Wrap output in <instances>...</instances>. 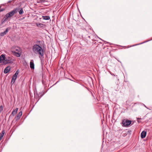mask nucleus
Wrapping results in <instances>:
<instances>
[{"instance_id":"obj_18","label":"nucleus","mask_w":152,"mask_h":152,"mask_svg":"<svg viewBox=\"0 0 152 152\" xmlns=\"http://www.w3.org/2000/svg\"><path fill=\"white\" fill-rule=\"evenodd\" d=\"M6 5L7 6L6 3H5V4H1V7L2 6H5ZM6 8V6L4 8H1V12L3 11Z\"/></svg>"},{"instance_id":"obj_28","label":"nucleus","mask_w":152,"mask_h":152,"mask_svg":"<svg viewBox=\"0 0 152 152\" xmlns=\"http://www.w3.org/2000/svg\"><path fill=\"white\" fill-rule=\"evenodd\" d=\"M143 105H144V106L146 108H147L148 109V107H147L145 104H143ZM149 109V110H151L150 109Z\"/></svg>"},{"instance_id":"obj_13","label":"nucleus","mask_w":152,"mask_h":152,"mask_svg":"<svg viewBox=\"0 0 152 152\" xmlns=\"http://www.w3.org/2000/svg\"><path fill=\"white\" fill-rule=\"evenodd\" d=\"M45 94V93L43 91H42L41 92H40L39 94L38 97H39V98L37 101V102L39 99Z\"/></svg>"},{"instance_id":"obj_6","label":"nucleus","mask_w":152,"mask_h":152,"mask_svg":"<svg viewBox=\"0 0 152 152\" xmlns=\"http://www.w3.org/2000/svg\"><path fill=\"white\" fill-rule=\"evenodd\" d=\"M6 60L5 54H2L1 55V65H2L3 62Z\"/></svg>"},{"instance_id":"obj_21","label":"nucleus","mask_w":152,"mask_h":152,"mask_svg":"<svg viewBox=\"0 0 152 152\" xmlns=\"http://www.w3.org/2000/svg\"><path fill=\"white\" fill-rule=\"evenodd\" d=\"M5 133V130H3L1 132V139Z\"/></svg>"},{"instance_id":"obj_16","label":"nucleus","mask_w":152,"mask_h":152,"mask_svg":"<svg viewBox=\"0 0 152 152\" xmlns=\"http://www.w3.org/2000/svg\"><path fill=\"white\" fill-rule=\"evenodd\" d=\"M19 9V10L18 11V12L19 13V14L20 15H21L23 14V8H18Z\"/></svg>"},{"instance_id":"obj_2","label":"nucleus","mask_w":152,"mask_h":152,"mask_svg":"<svg viewBox=\"0 0 152 152\" xmlns=\"http://www.w3.org/2000/svg\"><path fill=\"white\" fill-rule=\"evenodd\" d=\"M19 10V8H16L4 16L5 20H7L9 18L15 14L17 13Z\"/></svg>"},{"instance_id":"obj_15","label":"nucleus","mask_w":152,"mask_h":152,"mask_svg":"<svg viewBox=\"0 0 152 152\" xmlns=\"http://www.w3.org/2000/svg\"><path fill=\"white\" fill-rule=\"evenodd\" d=\"M42 18L45 20H49L50 19V17L49 16H43Z\"/></svg>"},{"instance_id":"obj_25","label":"nucleus","mask_w":152,"mask_h":152,"mask_svg":"<svg viewBox=\"0 0 152 152\" xmlns=\"http://www.w3.org/2000/svg\"><path fill=\"white\" fill-rule=\"evenodd\" d=\"M41 41H37L36 43H37V44H38L39 43H40V42H41Z\"/></svg>"},{"instance_id":"obj_12","label":"nucleus","mask_w":152,"mask_h":152,"mask_svg":"<svg viewBox=\"0 0 152 152\" xmlns=\"http://www.w3.org/2000/svg\"><path fill=\"white\" fill-rule=\"evenodd\" d=\"M11 68L10 66H8L7 67L4 69V72L5 74L7 73L10 71Z\"/></svg>"},{"instance_id":"obj_30","label":"nucleus","mask_w":152,"mask_h":152,"mask_svg":"<svg viewBox=\"0 0 152 152\" xmlns=\"http://www.w3.org/2000/svg\"><path fill=\"white\" fill-rule=\"evenodd\" d=\"M34 98H35V99H36V95H35Z\"/></svg>"},{"instance_id":"obj_33","label":"nucleus","mask_w":152,"mask_h":152,"mask_svg":"<svg viewBox=\"0 0 152 152\" xmlns=\"http://www.w3.org/2000/svg\"><path fill=\"white\" fill-rule=\"evenodd\" d=\"M39 58H40V56H39Z\"/></svg>"},{"instance_id":"obj_23","label":"nucleus","mask_w":152,"mask_h":152,"mask_svg":"<svg viewBox=\"0 0 152 152\" xmlns=\"http://www.w3.org/2000/svg\"><path fill=\"white\" fill-rule=\"evenodd\" d=\"M137 121L138 123H140L141 122V121H140V120L141 119V118H137Z\"/></svg>"},{"instance_id":"obj_4","label":"nucleus","mask_w":152,"mask_h":152,"mask_svg":"<svg viewBox=\"0 0 152 152\" xmlns=\"http://www.w3.org/2000/svg\"><path fill=\"white\" fill-rule=\"evenodd\" d=\"M12 52L17 57H19L20 56L21 52L20 49L19 48H15V50L13 51Z\"/></svg>"},{"instance_id":"obj_34","label":"nucleus","mask_w":152,"mask_h":152,"mask_svg":"<svg viewBox=\"0 0 152 152\" xmlns=\"http://www.w3.org/2000/svg\"><path fill=\"white\" fill-rule=\"evenodd\" d=\"M119 61L121 63V62L120 61Z\"/></svg>"},{"instance_id":"obj_10","label":"nucleus","mask_w":152,"mask_h":152,"mask_svg":"<svg viewBox=\"0 0 152 152\" xmlns=\"http://www.w3.org/2000/svg\"><path fill=\"white\" fill-rule=\"evenodd\" d=\"M30 67L31 69H34V62L33 60H31L30 63Z\"/></svg>"},{"instance_id":"obj_20","label":"nucleus","mask_w":152,"mask_h":152,"mask_svg":"<svg viewBox=\"0 0 152 152\" xmlns=\"http://www.w3.org/2000/svg\"><path fill=\"white\" fill-rule=\"evenodd\" d=\"M19 73V70L18 69L16 71L15 73L13 75V76L17 78V75H18Z\"/></svg>"},{"instance_id":"obj_31","label":"nucleus","mask_w":152,"mask_h":152,"mask_svg":"<svg viewBox=\"0 0 152 152\" xmlns=\"http://www.w3.org/2000/svg\"><path fill=\"white\" fill-rule=\"evenodd\" d=\"M58 81L57 82L55 83V84H56V83H58Z\"/></svg>"},{"instance_id":"obj_19","label":"nucleus","mask_w":152,"mask_h":152,"mask_svg":"<svg viewBox=\"0 0 152 152\" xmlns=\"http://www.w3.org/2000/svg\"><path fill=\"white\" fill-rule=\"evenodd\" d=\"M151 40H152V39H150V40H148L146 41H144V42H142V43H139V44H137L136 45H132V46H136V45H140V44H143L144 43H145L146 42H148V41H151Z\"/></svg>"},{"instance_id":"obj_3","label":"nucleus","mask_w":152,"mask_h":152,"mask_svg":"<svg viewBox=\"0 0 152 152\" xmlns=\"http://www.w3.org/2000/svg\"><path fill=\"white\" fill-rule=\"evenodd\" d=\"M132 121L127 119H124L122 120L121 123L123 127H128L131 124Z\"/></svg>"},{"instance_id":"obj_9","label":"nucleus","mask_w":152,"mask_h":152,"mask_svg":"<svg viewBox=\"0 0 152 152\" xmlns=\"http://www.w3.org/2000/svg\"><path fill=\"white\" fill-rule=\"evenodd\" d=\"M147 132L146 131H143L141 133L140 137L142 139L144 138L146 136Z\"/></svg>"},{"instance_id":"obj_14","label":"nucleus","mask_w":152,"mask_h":152,"mask_svg":"<svg viewBox=\"0 0 152 152\" xmlns=\"http://www.w3.org/2000/svg\"><path fill=\"white\" fill-rule=\"evenodd\" d=\"M17 78V77H15L13 76H12L11 81V84H13L14 83Z\"/></svg>"},{"instance_id":"obj_5","label":"nucleus","mask_w":152,"mask_h":152,"mask_svg":"<svg viewBox=\"0 0 152 152\" xmlns=\"http://www.w3.org/2000/svg\"><path fill=\"white\" fill-rule=\"evenodd\" d=\"M18 108H16L15 109L13 110L11 115H10L9 117V118H13L14 116L17 113L18 110Z\"/></svg>"},{"instance_id":"obj_35","label":"nucleus","mask_w":152,"mask_h":152,"mask_svg":"<svg viewBox=\"0 0 152 152\" xmlns=\"http://www.w3.org/2000/svg\"><path fill=\"white\" fill-rule=\"evenodd\" d=\"M116 86H117V87H118V86L116 85Z\"/></svg>"},{"instance_id":"obj_29","label":"nucleus","mask_w":152,"mask_h":152,"mask_svg":"<svg viewBox=\"0 0 152 152\" xmlns=\"http://www.w3.org/2000/svg\"><path fill=\"white\" fill-rule=\"evenodd\" d=\"M11 1H8L7 3H10V2H11Z\"/></svg>"},{"instance_id":"obj_27","label":"nucleus","mask_w":152,"mask_h":152,"mask_svg":"<svg viewBox=\"0 0 152 152\" xmlns=\"http://www.w3.org/2000/svg\"><path fill=\"white\" fill-rule=\"evenodd\" d=\"M0 107H1V110H3V107L2 105Z\"/></svg>"},{"instance_id":"obj_8","label":"nucleus","mask_w":152,"mask_h":152,"mask_svg":"<svg viewBox=\"0 0 152 152\" xmlns=\"http://www.w3.org/2000/svg\"><path fill=\"white\" fill-rule=\"evenodd\" d=\"M22 115V112L20 111L18 114L17 115V116L15 117V119L16 121H17L19 120L20 118V117Z\"/></svg>"},{"instance_id":"obj_22","label":"nucleus","mask_w":152,"mask_h":152,"mask_svg":"<svg viewBox=\"0 0 152 152\" xmlns=\"http://www.w3.org/2000/svg\"><path fill=\"white\" fill-rule=\"evenodd\" d=\"M48 0H39L37 2L38 3H44L45 2L47 1Z\"/></svg>"},{"instance_id":"obj_11","label":"nucleus","mask_w":152,"mask_h":152,"mask_svg":"<svg viewBox=\"0 0 152 152\" xmlns=\"http://www.w3.org/2000/svg\"><path fill=\"white\" fill-rule=\"evenodd\" d=\"M10 29V28H7L4 32H1V36H3L6 34Z\"/></svg>"},{"instance_id":"obj_24","label":"nucleus","mask_w":152,"mask_h":152,"mask_svg":"<svg viewBox=\"0 0 152 152\" xmlns=\"http://www.w3.org/2000/svg\"><path fill=\"white\" fill-rule=\"evenodd\" d=\"M131 130H129L128 131H127V133L128 134V133H129L130 134H131Z\"/></svg>"},{"instance_id":"obj_17","label":"nucleus","mask_w":152,"mask_h":152,"mask_svg":"<svg viewBox=\"0 0 152 152\" xmlns=\"http://www.w3.org/2000/svg\"><path fill=\"white\" fill-rule=\"evenodd\" d=\"M44 26V24L41 23L37 24V26L39 27L43 28Z\"/></svg>"},{"instance_id":"obj_26","label":"nucleus","mask_w":152,"mask_h":152,"mask_svg":"<svg viewBox=\"0 0 152 152\" xmlns=\"http://www.w3.org/2000/svg\"><path fill=\"white\" fill-rule=\"evenodd\" d=\"M115 90L116 91H119V89L118 88H117L116 89L115 88Z\"/></svg>"},{"instance_id":"obj_1","label":"nucleus","mask_w":152,"mask_h":152,"mask_svg":"<svg viewBox=\"0 0 152 152\" xmlns=\"http://www.w3.org/2000/svg\"><path fill=\"white\" fill-rule=\"evenodd\" d=\"M33 51L36 54H38L42 57L44 55V51L41 46L38 44H35L33 47Z\"/></svg>"},{"instance_id":"obj_32","label":"nucleus","mask_w":152,"mask_h":152,"mask_svg":"<svg viewBox=\"0 0 152 152\" xmlns=\"http://www.w3.org/2000/svg\"><path fill=\"white\" fill-rule=\"evenodd\" d=\"M88 37L89 38H90V36H88Z\"/></svg>"},{"instance_id":"obj_7","label":"nucleus","mask_w":152,"mask_h":152,"mask_svg":"<svg viewBox=\"0 0 152 152\" xmlns=\"http://www.w3.org/2000/svg\"><path fill=\"white\" fill-rule=\"evenodd\" d=\"M13 62V61L11 59H6L5 61L3 62L2 65H5L7 64H10Z\"/></svg>"}]
</instances>
